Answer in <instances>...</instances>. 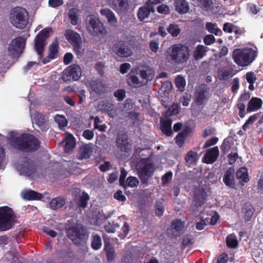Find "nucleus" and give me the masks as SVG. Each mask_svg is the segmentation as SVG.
Wrapping results in <instances>:
<instances>
[{"label": "nucleus", "instance_id": "obj_1", "mask_svg": "<svg viewBox=\"0 0 263 263\" xmlns=\"http://www.w3.org/2000/svg\"><path fill=\"white\" fill-rule=\"evenodd\" d=\"M9 141L13 147L26 153L37 151L41 145L40 141L36 137L26 133H23L18 137L11 135Z\"/></svg>", "mask_w": 263, "mask_h": 263}, {"label": "nucleus", "instance_id": "obj_2", "mask_svg": "<svg viewBox=\"0 0 263 263\" xmlns=\"http://www.w3.org/2000/svg\"><path fill=\"white\" fill-rule=\"evenodd\" d=\"M255 48L245 47L234 49L232 53L234 62L241 67L250 65L257 57V48Z\"/></svg>", "mask_w": 263, "mask_h": 263}, {"label": "nucleus", "instance_id": "obj_3", "mask_svg": "<svg viewBox=\"0 0 263 263\" xmlns=\"http://www.w3.org/2000/svg\"><path fill=\"white\" fill-rule=\"evenodd\" d=\"M166 59L168 62L177 64L186 62L190 57L188 47L181 44L172 45L167 50Z\"/></svg>", "mask_w": 263, "mask_h": 263}, {"label": "nucleus", "instance_id": "obj_4", "mask_svg": "<svg viewBox=\"0 0 263 263\" xmlns=\"http://www.w3.org/2000/svg\"><path fill=\"white\" fill-rule=\"evenodd\" d=\"M136 168L141 183L147 185L149 179L152 177L156 171V167L151 159H140L136 165Z\"/></svg>", "mask_w": 263, "mask_h": 263}, {"label": "nucleus", "instance_id": "obj_5", "mask_svg": "<svg viewBox=\"0 0 263 263\" xmlns=\"http://www.w3.org/2000/svg\"><path fill=\"white\" fill-rule=\"evenodd\" d=\"M10 19L14 27L24 29L28 24V12L22 7H16L11 10Z\"/></svg>", "mask_w": 263, "mask_h": 263}, {"label": "nucleus", "instance_id": "obj_6", "mask_svg": "<svg viewBox=\"0 0 263 263\" xmlns=\"http://www.w3.org/2000/svg\"><path fill=\"white\" fill-rule=\"evenodd\" d=\"M16 216L12 208L8 206L0 207V231H6L14 225Z\"/></svg>", "mask_w": 263, "mask_h": 263}, {"label": "nucleus", "instance_id": "obj_7", "mask_svg": "<svg viewBox=\"0 0 263 263\" xmlns=\"http://www.w3.org/2000/svg\"><path fill=\"white\" fill-rule=\"evenodd\" d=\"M67 236L77 246L82 245L84 251L87 249L86 241L88 239V235L83 228L78 226L70 227L67 231Z\"/></svg>", "mask_w": 263, "mask_h": 263}, {"label": "nucleus", "instance_id": "obj_8", "mask_svg": "<svg viewBox=\"0 0 263 263\" xmlns=\"http://www.w3.org/2000/svg\"><path fill=\"white\" fill-rule=\"evenodd\" d=\"M86 27L89 33L93 36H103L107 33L102 22L98 17L93 15L87 17Z\"/></svg>", "mask_w": 263, "mask_h": 263}, {"label": "nucleus", "instance_id": "obj_9", "mask_svg": "<svg viewBox=\"0 0 263 263\" xmlns=\"http://www.w3.org/2000/svg\"><path fill=\"white\" fill-rule=\"evenodd\" d=\"M51 31V28H45L40 31L35 38L34 48L40 60L43 58L44 47L46 44V40L49 37Z\"/></svg>", "mask_w": 263, "mask_h": 263}, {"label": "nucleus", "instance_id": "obj_10", "mask_svg": "<svg viewBox=\"0 0 263 263\" xmlns=\"http://www.w3.org/2000/svg\"><path fill=\"white\" fill-rule=\"evenodd\" d=\"M65 35L68 42L73 46L75 52L78 54L82 53L83 49L80 34L74 30H68L65 32Z\"/></svg>", "mask_w": 263, "mask_h": 263}, {"label": "nucleus", "instance_id": "obj_11", "mask_svg": "<svg viewBox=\"0 0 263 263\" xmlns=\"http://www.w3.org/2000/svg\"><path fill=\"white\" fill-rule=\"evenodd\" d=\"M81 69L78 65H72L65 69L62 74L64 81H77L80 78Z\"/></svg>", "mask_w": 263, "mask_h": 263}, {"label": "nucleus", "instance_id": "obj_12", "mask_svg": "<svg viewBox=\"0 0 263 263\" xmlns=\"http://www.w3.org/2000/svg\"><path fill=\"white\" fill-rule=\"evenodd\" d=\"M184 230V222L180 219H176L172 222L167 229L166 233L170 238H177L183 233Z\"/></svg>", "mask_w": 263, "mask_h": 263}, {"label": "nucleus", "instance_id": "obj_13", "mask_svg": "<svg viewBox=\"0 0 263 263\" xmlns=\"http://www.w3.org/2000/svg\"><path fill=\"white\" fill-rule=\"evenodd\" d=\"M209 88L204 84L198 86L195 92V103L197 106H201L208 99Z\"/></svg>", "mask_w": 263, "mask_h": 263}, {"label": "nucleus", "instance_id": "obj_14", "mask_svg": "<svg viewBox=\"0 0 263 263\" xmlns=\"http://www.w3.org/2000/svg\"><path fill=\"white\" fill-rule=\"evenodd\" d=\"M112 51L118 56L122 58H127L132 54L130 48L122 40L118 41L113 45Z\"/></svg>", "mask_w": 263, "mask_h": 263}, {"label": "nucleus", "instance_id": "obj_15", "mask_svg": "<svg viewBox=\"0 0 263 263\" xmlns=\"http://www.w3.org/2000/svg\"><path fill=\"white\" fill-rule=\"evenodd\" d=\"M25 40L22 36L13 39L8 47V51L12 54H21L25 48Z\"/></svg>", "mask_w": 263, "mask_h": 263}, {"label": "nucleus", "instance_id": "obj_16", "mask_svg": "<svg viewBox=\"0 0 263 263\" xmlns=\"http://www.w3.org/2000/svg\"><path fill=\"white\" fill-rule=\"evenodd\" d=\"M32 123H35L42 131H46L49 128L48 117L39 112L34 114Z\"/></svg>", "mask_w": 263, "mask_h": 263}, {"label": "nucleus", "instance_id": "obj_17", "mask_svg": "<svg viewBox=\"0 0 263 263\" xmlns=\"http://www.w3.org/2000/svg\"><path fill=\"white\" fill-rule=\"evenodd\" d=\"M59 42L56 37L49 46L48 54L42 60V63L46 64L52 60L57 59L59 54Z\"/></svg>", "mask_w": 263, "mask_h": 263}, {"label": "nucleus", "instance_id": "obj_18", "mask_svg": "<svg viewBox=\"0 0 263 263\" xmlns=\"http://www.w3.org/2000/svg\"><path fill=\"white\" fill-rule=\"evenodd\" d=\"M127 133H118L117 138V145L121 151L128 152L132 147L131 144L128 142Z\"/></svg>", "mask_w": 263, "mask_h": 263}, {"label": "nucleus", "instance_id": "obj_19", "mask_svg": "<svg viewBox=\"0 0 263 263\" xmlns=\"http://www.w3.org/2000/svg\"><path fill=\"white\" fill-rule=\"evenodd\" d=\"M219 154V152L217 146L208 149L204 154L203 161L206 164H212L216 161Z\"/></svg>", "mask_w": 263, "mask_h": 263}, {"label": "nucleus", "instance_id": "obj_20", "mask_svg": "<svg viewBox=\"0 0 263 263\" xmlns=\"http://www.w3.org/2000/svg\"><path fill=\"white\" fill-rule=\"evenodd\" d=\"M111 7L120 13L127 11L129 4L127 0H110Z\"/></svg>", "mask_w": 263, "mask_h": 263}, {"label": "nucleus", "instance_id": "obj_21", "mask_svg": "<svg viewBox=\"0 0 263 263\" xmlns=\"http://www.w3.org/2000/svg\"><path fill=\"white\" fill-rule=\"evenodd\" d=\"M206 197V192L203 188L196 190L194 198V205L197 208L201 206L205 201Z\"/></svg>", "mask_w": 263, "mask_h": 263}, {"label": "nucleus", "instance_id": "obj_22", "mask_svg": "<svg viewBox=\"0 0 263 263\" xmlns=\"http://www.w3.org/2000/svg\"><path fill=\"white\" fill-rule=\"evenodd\" d=\"M234 169L231 167L227 169L223 177V181L229 187L234 189L235 186L234 181Z\"/></svg>", "mask_w": 263, "mask_h": 263}, {"label": "nucleus", "instance_id": "obj_23", "mask_svg": "<svg viewBox=\"0 0 263 263\" xmlns=\"http://www.w3.org/2000/svg\"><path fill=\"white\" fill-rule=\"evenodd\" d=\"M155 12V9L152 4H148L146 6H142L139 8L137 16L141 22L143 21L145 18L148 17L151 13Z\"/></svg>", "mask_w": 263, "mask_h": 263}, {"label": "nucleus", "instance_id": "obj_24", "mask_svg": "<svg viewBox=\"0 0 263 263\" xmlns=\"http://www.w3.org/2000/svg\"><path fill=\"white\" fill-rule=\"evenodd\" d=\"M90 86L92 90L96 93L102 94L105 91V84L100 79L92 81L90 83Z\"/></svg>", "mask_w": 263, "mask_h": 263}, {"label": "nucleus", "instance_id": "obj_25", "mask_svg": "<svg viewBox=\"0 0 263 263\" xmlns=\"http://www.w3.org/2000/svg\"><path fill=\"white\" fill-rule=\"evenodd\" d=\"M100 13L102 16H105L107 18L109 24L114 26H116L117 18L114 13L110 9L107 8L102 9L100 11Z\"/></svg>", "mask_w": 263, "mask_h": 263}, {"label": "nucleus", "instance_id": "obj_26", "mask_svg": "<svg viewBox=\"0 0 263 263\" xmlns=\"http://www.w3.org/2000/svg\"><path fill=\"white\" fill-rule=\"evenodd\" d=\"M262 105V101L261 99L252 97L249 101L247 106V111L251 112L256 111L261 108Z\"/></svg>", "mask_w": 263, "mask_h": 263}, {"label": "nucleus", "instance_id": "obj_27", "mask_svg": "<svg viewBox=\"0 0 263 263\" xmlns=\"http://www.w3.org/2000/svg\"><path fill=\"white\" fill-rule=\"evenodd\" d=\"M103 237L104 241V251L106 253V256L107 260L111 262L113 261L115 258L116 254L115 250L110 242L105 239L104 236Z\"/></svg>", "mask_w": 263, "mask_h": 263}, {"label": "nucleus", "instance_id": "obj_28", "mask_svg": "<svg viewBox=\"0 0 263 263\" xmlns=\"http://www.w3.org/2000/svg\"><path fill=\"white\" fill-rule=\"evenodd\" d=\"M68 135L66 136L65 139L63 141L64 143V151L68 153L73 149L75 146L74 138L72 134L67 133Z\"/></svg>", "mask_w": 263, "mask_h": 263}, {"label": "nucleus", "instance_id": "obj_29", "mask_svg": "<svg viewBox=\"0 0 263 263\" xmlns=\"http://www.w3.org/2000/svg\"><path fill=\"white\" fill-rule=\"evenodd\" d=\"M175 9L180 14L186 13L189 10V4L185 0H177L175 2Z\"/></svg>", "mask_w": 263, "mask_h": 263}, {"label": "nucleus", "instance_id": "obj_30", "mask_svg": "<svg viewBox=\"0 0 263 263\" xmlns=\"http://www.w3.org/2000/svg\"><path fill=\"white\" fill-rule=\"evenodd\" d=\"M66 203L65 199L62 197H57L53 198L49 203V207L53 210L62 208Z\"/></svg>", "mask_w": 263, "mask_h": 263}, {"label": "nucleus", "instance_id": "obj_31", "mask_svg": "<svg viewBox=\"0 0 263 263\" xmlns=\"http://www.w3.org/2000/svg\"><path fill=\"white\" fill-rule=\"evenodd\" d=\"M236 176L237 179L241 180L240 183L242 185V182L247 183L249 181L248 174V170L245 167H240L236 172Z\"/></svg>", "mask_w": 263, "mask_h": 263}, {"label": "nucleus", "instance_id": "obj_32", "mask_svg": "<svg viewBox=\"0 0 263 263\" xmlns=\"http://www.w3.org/2000/svg\"><path fill=\"white\" fill-rule=\"evenodd\" d=\"M93 152L92 147L89 145H85L82 147L80 150V159H88Z\"/></svg>", "mask_w": 263, "mask_h": 263}, {"label": "nucleus", "instance_id": "obj_33", "mask_svg": "<svg viewBox=\"0 0 263 263\" xmlns=\"http://www.w3.org/2000/svg\"><path fill=\"white\" fill-rule=\"evenodd\" d=\"M22 171L28 175L33 174L35 172V167L32 161L28 160L23 164Z\"/></svg>", "mask_w": 263, "mask_h": 263}, {"label": "nucleus", "instance_id": "obj_34", "mask_svg": "<svg viewBox=\"0 0 263 263\" xmlns=\"http://www.w3.org/2000/svg\"><path fill=\"white\" fill-rule=\"evenodd\" d=\"M89 200V196L88 194L85 192H83L81 196H80L79 199L77 200L76 198L74 201L76 203L82 208H85L87 206L88 201Z\"/></svg>", "mask_w": 263, "mask_h": 263}, {"label": "nucleus", "instance_id": "obj_35", "mask_svg": "<svg viewBox=\"0 0 263 263\" xmlns=\"http://www.w3.org/2000/svg\"><path fill=\"white\" fill-rule=\"evenodd\" d=\"M23 197L28 200H41L43 198V195L33 190H29L24 193Z\"/></svg>", "mask_w": 263, "mask_h": 263}, {"label": "nucleus", "instance_id": "obj_36", "mask_svg": "<svg viewBox=\"0 0 263 263\" xmlns=\"http://www.w3.org/2000/svg\"><path fill=\"white\" fill-rule=\"evenodd\" d=\"M206 47L202 45H198L195 49L194 53V58L195 60H198L202 59L206 52Z\"/></svg>", "mask_w": 263, "mask_h": 263}, {"label": "nucleus", "instance_id": "obj_37", "mask_svg": "<svg viewBox=\"0 0 263 263\" xmlns=\"http://www.w3.org/2000/svg\"><path fill=\"white\" fill-rule=\"evenodd\" d=\"M244 219L246 221H249L251 219L252 216L255 211V209L252 205L246 203L244 208Z\"/></svg>", "mask_w": 263, "mask_h": 263}, {"label": "nucleus", "instance_id": "obj_38", "mask_svg": "<svg viewBox=\"0 0 263 263\" xmlns=\"http://www.w3.org/2000/svg\"><path fill=\"white\" fill-rule=\"evenodd\" d=\"M172 121L171 119H160V125L161 132H173L172 130Z\"/></svg>", "mask_w": 263, "mask_h": 263}, {"label": "nucleus", "instance_id": "obj_39", "mask_svg": "<svg viewBox=\"0 0 263 263\" xmlns=\"http://www.w3.org/2000/svg\"><path fill=\"white\" fill-rule=\"evenodd\" d=\"M127 81L128 85L133 88H138L142 85L141 82L136 75L129 74V77Z\"/></svg>", "mask_w": 263, "mask_h": 263}, {"label": "nucleus", "instance_id": "obj_40", "mask_svg": "<svg viewBox=\"0 0 263 263\" xmlns=\"http://www.w3.org/2000/svg\"><path fill=\"white\" fill-rule=\"evenodd\" d=\"M54 121L57 123L60 130H63V128L67 125V120L64 116L55 115L54 117Z\"/></svg>", "mask_w": 263, "mask_h": 263}, {"label": "nucleus", "instance_id": "obj_41", "mask_svg": "<svg viewBox=\"0 0 263 263\" xmlns=\"http://www.w3.org/2000/svg\"><path fill=\"white\" fill-rule=\"evenodd\" d=\"M185 161L190 164L195 163L198 160V154L196 152L190 151L185 156Z\"/></svg>", "mask_w": 263, "mask_h": 263}, {"label": "nucleus", "instance_id": "obj_42", "mask_svg": "<svg viewBox=\"0 0 263 263\" xmlns=\"http://www.w3.org/2000/svg\"><path fill=\"white\" fill-rule=\"evenodd\" d=\"M91 246L95 250H98L101 248L102 240L100 235L98 234H95L92 236Z\"/></svg>", "mask_w": 263, "mask_h": 263}, {"label": "nucleus", "instance_id": "obj_43", "mask_svg": "<svg viewBox=\"0 0 263 263\" xmlns=\"http://www.w3.org/2000/svg\"><path fill=\"white\" fill-rule=\"evenodd\" d=\"M167 30L173 37L177 36L181 32L178 25L175 24H170Z\"/></svg>", "mask_w": 263, "mask_h": 263}, {"label": "nucleus", "instance_id": "obj_44", "mask_svg": "<svg viewBox=\"0 0 263 263\" xmlns=\"http://www.w3.org/2000/svg\"><path fill=\"white\" fill-rule=\"evenodd\" d=\"M185 85L186 81L185 79L180 76H178L175 79V85L176 87H177L180 91H183Z\"/></svg>", "mask_w": 263, "mask_h": 263}, {"label": "nucleus", "instance_id": "obj_45", "mask_svg": "<svg viewBox=\"0 0 263 263\" xmlns=\"http://www.w3.org/2000/svg\"><path fill=\"white\" fill-rule=\"evenodd\" d=\"M120 225L115 223L114 221L112 222H108L107 223L105 224L104 226V229L107 233H115L116 229L119 228Z\"/></svg>", "mask_w": 263, "mask_h": 263}, {"label": "nucleus", "instance_id": "obj_46", "mask_svg": "<svg viewBox=\"0 0 263 263\" xmlns=\"http://www.w3.org/2000/svg\"><path fill=\"white\" fill-rule=\"evenodd\" d=\"M77 12L74 8L70 9L68 12V17L72 25H76L78 23V17Z\"/></svg>", "mask_w": 263, "mask_h": 263}, {"label": "nucleus", "instance_id": "obj_47", "mask_svg": "<svg viewBox=\"0 0 263 263\" xmlns=\"http://www.w3.org/2000/svg\"><path fill=\"white\" fill-rule=\"evenodd\" d=\"M226 243L228 247L235 248L238 245V242L235 236L229 235L226 238Z\"/></svg>", "mask_w": 263, "mask_h": 263}, {"label": "nucleus", "instance_id": "obj_48", "mask_svg": "<svg viewBox=\"0 0 263 263\" xmlns=\"http://www.w3.org/2000/svg\"><path fill=\"white\" fill-rule=\"evenodd\" d=\"M189 133H179L176 137L175 140L176 144L179 146L182 147L184 143L185 140Z\"/></svg>", "mask_w": 263, "mask_h": 263}, {"label": "nucleus", "instance_id": "obj_49", "mask_svg": "<svg viewBox=\"0 0 263 263\" xmlns=\"http://www.w3.org/2000/svg\"><path fill=\"white\" fill-rule=\"evenodd\" d=\"M140 74L142 79L146 82L152 80L154 77V74L150 70H141L140 71Z\"/></svg>", "mask_w": 263, "mask_h": 263}, {"label": "nucleus", "instance_id": "obj_50", "mask_svg": "<svg viewBox=\"0 0 263 263\" xmlns=\"http://www.w3.org/2000/svg\"><path fill=\"white\" fill-rule=\"evenodd\" d=\"M125 183L126 186H128L131 187H134L138 186L139 182L136 177L130 176L126 179Z\"/></svg>", "mask_w": 263, "mask_h": 263}, {"label": "nucleus", "instance_id": "obj_51", "mask_svg": "<svg viewBox=\"0 0 263 263\" xmlns=\"http://www.w3.org/2000/svg\"><path fill=\"white\" fill-rule=\"evenodd\" d=\"M179 113V108L177 104H173L171 107H170L166 112V115L167 116H172L173 115H176Z\"/></svg>", "mask_w": 263, "mask_h": 263}, {"label": "nucleus", "instance_id": "obj_52", "mask_svg": "<svg viewBox=\"0 0 263 263\" xmlns=\"http://www.w3.org/2000/svg\"><path fill=\"white\" fill-rule=\"evenodd\" d=\"M231 148V143L227 139H225L221 146V152L225 155L230 151Z\"/></svg>", "mask_w": 263, "mask_h": 263}, {"label": "nucleus", "instance_id": "obj_53", "mask_svg": "<svg viewBox=\"0 0 263 263\" xmlns=\"http://www.w3.org/2000/svg\"><path fill=\"white\" fill-rule=\"evenodd\" d=\"M129 231V226L127 222H125L121 228V231L119 233L118 236L121 238H124L128 234Z\"/></svg>", "mask_w": 263, "mask_h": 263}, {"label": "nucleus", "instance_id": "obj_54", "mask_svg": "<svg viewBox=\"0 0 263 263\" xmlns=\"http://www.w3.org/2000/svg\"><path fill=\"white\" fill-rule=\"evenodd\" d=\"M172 88V83L169 81H165L162 83L161 86L159 89V91L163 92L168 93V91Z\"/></svg>", "mask_w": 263, "mask_h": 263}, {"label": "nucleus", "instance_id": "obj_55", "mask_svg": "<svg viewBox=\"0 0 263 263\" xmlns=\"http://www.w3.org/2000/svg\"><path fill=\"white\" fill-rule=\"evenodd\" d=\"M183 127V129L182 132H192L195 127V123L193 120H189L185 122Z\"/></svg>", "mask_w": 263, "mask_h": 263}, {"label": "nucleus", "instance_id": "obj_56", "mask_svg": "<svg viewBox=\"0 0 263 263\" xmlns=\"http://www.w3.org/2000/svg\"><path fill=\"white\" fill-rule=\"evenodd\" d=\"M126 92L123 89H119L114 92V96L119 101H122L124 100L125 97Z\"/></svg>", "mask_w": 263, "mask_h": 263}, {"label": "nucleus", "instance_id": "obj_57", "mask_svg": "<svg viewBox=\"0 0 263 263\" xmlns=\"http://www.w3.org/2000/svg\"><path fill=\"white\" fill-rule=\"evenodd\" d=\"M230 72L228 70H221L218 71V78L220 80H225L229 78Z\"/></svg>", "mask_w": 263, "mask_h": 263}, {"label": "nucleus", "instance_id": "obj_58", "mask_svg": "<svg viewBox=\"0 0 263 263\" xmlns=\"http://www.w3.org/2000/svg\"><path fill=\"white\" fill-rule=\"evenodd\" d=\"M215 24H213L211 22L206 23L205 24L206 29L208 30V31L212 33H214L216 35H217V31H220L218 29L215 28Z\"/></svg>", "mask_w": 263, "mask_h": 263}, {"label": "nucleus", "instance_id": "obj_59", "mask_svg": "<svg viewBox=\"0 0 263 263\" xmlns=\"http://www.w3.org/2000/svg\"><path fill=\"white\" fill-rule=\"evenodd\" d=\"M191 99V95L190 94L185 93L180 99V102L182 103L183 106H187Z\"/></svg>", "mask_w": 263, "mask_h": 263}, {"label": "nucleus", "instance_id": "obj_60", "mask_svg": "<svg viewBox=\"0 0 263 263\" xmlns=\"http://www.w3.org/2000/svg\"><path fill=\"white\" fill-rule=\"evenodd\" d=\"M173 177V173L172 171H169L166 173L164 175L162 176L161 181L162 184H165L167 183L170 180H172Z\"/></svg>", "mask_w": 263, "mask_h": 263}, {"label": "nucleus", "instance_id": "obj_61", "mask_svg": "<svg viewBox=\"0 0 263 263\" xmlns=\"http://www.w3.org/2000/svg\"><path fill=\"white\" fill-rule=\"evenodd\" d=\"M127 172L125 171L124 168H122L121 170V175L119 178V182L120 185L126 187V184L125 183V179L127 176Z\"/></svg>", "mask_w": 263, "mask_h": 263}, {"label": "nucleus", "instance_id": "obj_62", "mask_svg": "<svg viewBox=\"0 0 263 263\" xmlns=\"http://www.w3.org/2000/svg\"><path fill=\"white\" fill-rule=\"evenodd\" d=\"M157 12L159 13L166 14L169 13L170 9L167 5L163 4L158 6Z\"/></svg>", "mask_w": 263, "mask_h": 263}, {"label": "nucleus", "instance_id": "obj_63", "mask_svg": "<svg viewBox=\"0 0 263 263\" xmlns=\"http://www.w3.org/2000/svg\"><path fill=\"white\" fill-rule=\"evenodd\" d=\"M155 208L156 215L159 216H162L165 210L163 204L162 203H157Z\"/></svg>", "mask_w": 263, "mask_h": 263}, {"label": "nucleus", "instance_id": "obj_64", "mask_svg": "<svg viewBox=\"0 0 263 263\" xmlns=\"http://www.w3.org/2000/svg\"><path fill=\"white\" fill-rule=\"evenodd\" d=\"M181 243L183 246H190L194 243L193 238L189 235H185L182 239Z\"/></svg>", "mask_w": 263, "mask_h": 263}]
</instances>
